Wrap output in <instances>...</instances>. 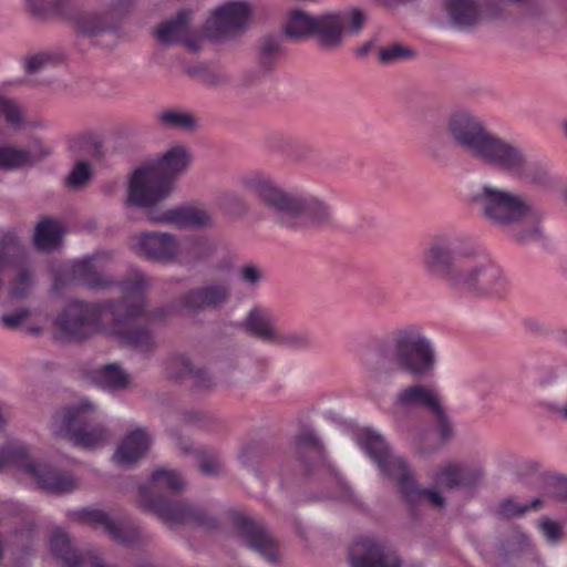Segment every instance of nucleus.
Instances as JSON below:
<instances>
[{"label": "nucleus", "instance_id": "1", "mask_svg": "<svg viewBox=\"0 0 567 567\" xmlns=\"http://www.w3.org/2000/svg\"><path fill=\"white\" fill-rule=\"evenodd\" d=\"M151 285L145 274L134 269L130 278L120 284L121 301H70L55 319L56 338L82 340L103 332L136 350H150L153 338L144 326L163 317L162 310L151 312L145 309V291Z\"/></svg>", "mask_w": 567, "mask_h": 567}, {"label": "nucleus", "instance_id": "2", "mask_svg": "<svg viewBox=\"0 0 567 567\" xmlns=\"http://www.w3.org/2000/svg\"><path fill=\"white\" fill-rule=\"evenodd\" d=\"M422 265L464 296L502 298L508 291V280L501 267L481 250L454 252L447 245L435 243L424 251Z\"/></svg>", "mask_w": 567, "mask_h": 567}, {"label": "nucleus", "instance_id": "3", "mask_svg": "<svg viewBox=\"0 0 567 567\" xmlns=\"http://www.w3.org/2000/svg\"><path fill=\"white\" fill-rule=\"evenodd\" d=\"M446 127L453 142L478 162L513 178L535 182V167L527 161L524 151L488 131L471 112H453Z\"/></svg>", "mask_w": 567, "mask_h": 567}, {"label": "nucleus", "instance_id": "4", "mask_svg": "<svg viewBox=\"0 0 567 567\" xmlns=\"http://www.w3.org/2000/svg\"><path fill=\"white\" fill-rule=\"evenodd\" d=\"M244 185L271 209L277 221L286 227H320L331 220L332 212L323 202L311 195L287 193L269 176L251 174L244 179Z\"/></svg>", "mask_w": 567, "mask_h": 567}, {"label": "nucleus", "instance_id": "5", "mask_svg": "<svg viewBox=\"0 0 567 567\" xmlns=\"http://www.w3.org/2000/svg\"><path fill=\"white\" fill-rule=\"evenodd\" d=\"M379 373L404 371L414 378L432 377L439 357L434 342L415 327L398 330L374 351Z\"/></svg>", "mask_w": 567, "mask_h": 567}, {"label": "nucleus", "instance_id": "6", "mask_svg": "<svg viewBox=\"0 0 567 567\" xmlns=\"http://www.w3.org/2000/svg\"><path fill=\"white\" fill-rule=\"evenodd\" d=\"M190 163L185 146L174 145L162 156L137 167L130 179L126 204L152 207L169 196L173 177L184 173Z\"/></svg>", "mask_w": 567, "mask_h": 567}, {"label": "nucleus", "instance_id": "7", "mask_svg": "<svg viewBox=\"0 0 567 567\" xmlns=\"http://www.w3.org/2000/svg\"><path fill=\"white\" fill-rule=\"evenodd\" d=\"M353 439L375 463L381 475L396 483L402 497L410 506L429 502L435 507H443V496L436 491L419 487L404 460L391 453L380 433L369 427H362L354 432Z\"/></svg>", "mask_w": 567, "mask_h": 567}, {"label": "nucleus", "instance_id": "8", "mask_svg": "<svg viewBox=\"0 0 567 567\" xmlns=\"http://www.w3.org/2000/svg\"><path fill=\"white\" fill-rule=\"evenodd\" d=\"M183 487V481L178 473L166 468L155 470L148 482L138 489L140 502L143 508L156 514L164 523L168 525L181 524L194 520L197 524L205 525L195 511L185 503H163L156 498L163 492H176Z\"/></svg>", "mask_w": 567, "mask_h": 567}, {"label": "nucleus", "instance_id": "9", "mask_svg": "<svg viewBox=\"0 0 567 567\" xmlns=\"http://www.w3.org/2000/svg\"><path fill=\"white\" fill-rule=\"evenodd\" d=\"M4 468H13L29 476L40 488L50 493H66L75 487L71 475L58 473L47 464L31 460L27 446L16 441H8L0 451V471Z\"/></svg>", "mask_w": 567, "mask_h": 567}, {"label": "nucleus", "instance_id": "10", "mask_svg": "<svg viewBox=\"0 0 567 567\" xmlns=\"http://www.w3.org/2000/svg\"><path fill=\"white\" fill-rule=\"evenodd\" d=\"M93 405L83 400L75 406L59 410L52 419V431L83 449H96L107 441L104 427L93 424Z\"/></svg>", "mask_w": 567, "mask_h": 567}, {"label": "nucleus", "instance_id": "11", "mask_svg": "<svg viewBox=\"0 0 567 567\" xmlns=\"http://www.w3.org/2000/svg\"><path fill=\"white\" fill-rule=\"evenodd\" d=\"M473 202L486 219L502 227L519 223L530 213V204L524 196L492 185H484Z\"/></svg>", "mask_w": 567, "mask_h": 567}, {"label": "nucleus", "instance_id": "12", "mask_svg": "<svg viewBox=\"0 0 567 567\" xmlns=\"http://www.w3.org/2000/svg\"><path fill=\"white\" fill-rule=\"evenodd\" d=\"M525 0H444L450 22L460 30H467L484 20L499 18L506 7Z\"/></svg>", "mask_w": 567, "mask_h": 567}, {"label": "nucleus", "instance_id": "13", "mask_svg": "<svg viewBox=\"0 0 567 567\" xmlns=\"http://www.w3.org/2000/svg\"><path fill=\"white\" fill-rule=\"evenodd\" d=\"M251 18L246 2L231 1L216 8L203 27V37L210 41H221L244 30Z\"/></svg>", "mask_w": 567, "mask_h": 567}, {"label": "nucleus", "instance_id": "14", "mask_svg": "<svg viewBox=\"0 0 567 567\" xmlns=\"http://www.w3.org/2000/svg\"><path fill=\"white\" fill-rule=\"evenodd\" d=\"M365 22L363 12L357 8L316 16L315 31L323 47H334L344 34H357Z\"/></svg>", "mask_w": 567, "mask_h": 567}, {"label": "nucleus", "instance_id": "15", "mask_svg": "<svg viewBox=\"0 0 567 567\" xmlns=\"http://www.w3.org/2000/svg\"><path fill=\"white\" fill-rule=\"evenodd\" d=\"M132 249L158 262L176 261L181 255L179 243L173 235L166 233H141L133 237Z\"/></svg>", "mask_w": 567, "mask_h": 567}, {"label": "nucleus", "instance_id": "16", "mask_svg": "<svg viewBox=\"0 0 567 567\" xmlns=\"http://www.w3.org/2000/svg\"><path fill=\"white\" fill-rule=\"evenodd\" d=\"M351 567H400L394 550L386 548L371 537H362L352 544L349 553Z\"/></svg>", "mask_w": 567, "mask_h": 567}, {"label": "nucleus", "instance_id": "17", "mask_svg": "<svg viewBox=\"0 0 567 567\" xmlns=\"http://www.w3.org/2000/svg\"><path fill=\"white\" fill-rule=\"evenodd\" d=\"M148 220L153 224L176 228L206 227L212 224L210 214L198 206L185 205L163 213H151Z\"/></svg>", "mask_w": 567, "mask_h": 567}, {"label": "nucleus", "instance_id": "18", "mask_svg": "<svg viewBox=\"0 0 567 567\" xmlns=\"http://www.w3.org/2000/svg\"><path fill=\"white\" fill-rule=\"evenodd\" d=\"M190 11L182 10L177 16L162 23L157 31L156 37L159 42L164 44H172L182 42L188 50L196 52L200 49V42L205 37L203 33L190 34L189 32Z\"/></svg>", "mask_w": 567, "mask_h": 567}, {"label": "nucleus", "instance_id": "19", "mask_svg": "<svg viewBox=\"0 0 567 567\" xmlns=\"http://www.w3.org/2000/svg\"><path fill=\"white\" fill-rule=\"evenodd\" d=\"M106 255L94 254L72 264L71 272L74 278L82 281L91 289H107L114 286V282L101 275L106 262Z\"/></svg>", "mask_w": 567, "mask_h": 567}, {"label": "nucleus", "instance_id": "20", "mask_svg": "<svg viewBox=\"0 0 567 567\" xmlns=\"http://www.w3.org/2000/svg\"><path fill=\"white\" fill-rule=\"evenodd\" d=\"M394 405L402 410L421 406L433 413L442 406V401L435 386L414 384L398 392Z\"/></svg>", "mask_w": 567, "mask_h": 567}, {"label": "nucleus", "instance_id": "21", "mask_svg": "<svg viewBox=\"0 0 567 567\" xmlns=\"http://www.w3.org/2000/svg\"><path fill=\"white\" fill-rule=\"evenodd\" d=\"M152 444V437L142 427L130 431L118 444L113 461L118 465H131L143 457Z\"/></svg>", "mask_w": 567, "mask_h": 567}, {"label": "nucleus", "instance_id": "22", "mask_svg": "<svg viewBox=\"0 0 567 567\" xmlns=\"http://www.w3.org/2000/svg\"><path fill=\"white\" fill-rule=\"evenodd\" d=\"M237 526L248 547L258 551L266 560L277 561L276 545L264 526L245 517L238 519Z\"/></svg>", "mask_w": 567, "mask_h": 567}, {"label": "nucleus", "instance_id": "23", "mask_svg": "<svg viewBox=\"0 0 567 567\" xmlns=\"http://www.w3.org/2000/svg\"><path fill=\"white\" fill-rule=\"evenodd\" d=\"M229 296L226 284H213L188 291L182 300V306L188 311H199L206 308L221 306Z\"/></svg>", "mask_w": 567, "mask_h": 567}, {"label": "nucleus", "instance_id": "24", "mask_svg": "<svg viewBox=\"0 0 567 567\" xmlns=\"http://www.w3.org/2000/svg\"><path fill=\"white\" fill-rule=\"evenodd\" d=\"M483 478V471L460 464H447L435 475L437 485L446 488H474Z\"/></svg>", "mask_w": 567, "mask_h": 567}, {"label": "nucleus", "instance_id": "25", "mask_svg": "<svg viewBox=\"0 0 567 567\" xmlns=\"http://www.w3.org/2000/svg\"><path fill=\"white\" fill-rule=\"evenodd\" d=\"M72 517L104 530L117 543L128 544L133 540L132 532L125 530L122 525L113 520L105 512L96 508H82L72 514Z\"/></svg>", "mask_w": 567, "mask_h": 567}, {"label": "nucleus", "instance_id": "26", "mask_svg": "<svg viewBox=\"0 0 567 567\" xmlns=\"http://www.w3.org/2000/svg\"><path fill=\"white\" fill-rule=\"evenodd\" d=\"M48 153V150L38 140L33 141L28 150L1 147L0 168L13 169L31 165L43 158Z\"/></svg>", "mask_w": 567, "mask_h": 567}, {"label": "nucleus", "instance_id": "27", "mask_svg": "<svg viewBox=\"0 0 567 567\" xmlns=\"http://www.w3.org/2000/svg\"><path fill=\"white\" fill-rule=\"evenodd\" d=\"M298 444L305 447H308L313 453H316L320 457V462L322 466H326L328 471L333 475L337 485L340 488V494L336 496L337 498H341L344 501H350L353 496V492L351 487L347 484V482L341 477V475L337 472L333 465L327 460L323 446L319 437L311 430L305 431L298 437Z\"/></svg>", "mask_w": 567, "mask_h": 567}, {"label": "nucleus", "instance_id": "28", "mask_svg": "<svg viewBox=\"0 0 567 567\" xmlns=\"http://www.w3.org/2000/svg\"><path fill=\"white\" fill-rule=\"evenodd\" d=\"M18 252L17 261L9 268L16 269V277L11 280L9 295L12 299H21L27 296L32 285V276L30 271L23 267L24 254L14 236L9 235V251Z\"/></svg>", "mask_w": 567, "mask_h": 567}, {"label": "nucleus", "instance_id": "29", "mask_svg": "<svg viewBox=\"0 0 567 567\" xmlns=\"http://www.w3.org/2000/svg\"><path fill=\"white\" fill-rule=\"evenodd\" d=\"M243 327L254 337L272 343L277 328L274 317L266 310L252 309L243 322Z\"/></svg>", "mask_w": 567, "mask_h": 567}, {"label": "nucleus", "instance_id": "30", "mask_svg": "<svg viewBox=\"0 0 567 567\" xmlns=\"http://www.w3.org/2000/svg\"><path fill=\"white\" fill-rule=\"evenodd\" d=\"M65 228L60 220L43 219L34 230V245L41 251H52L60 247Z\"/></svg>", "mask_w": 567, "mask_h": 567}, {"label": "nucleus", "instance_id": "31", "mask_svg": "<svg viewBox=\"0 0 567 567\" xmlns=\"http://www.w3.org/2000/svg\"><path fill=\"white\" fill-rule=\"evenodd\" d=\"M93 382L102 390L114 392L128 385L130 375L117 363H110L94 372Z\"/></svg>", "mask_w": 567, "mask_h": 567}, {"label": "nucleus", "instance_id": "32", "mask_svg": "<svg viewBox=\"0 0 567 567\" xmlns=\"http://www.w3.org/2000/svg\"><path fill=\"white\" fill-rule=\"evenodd\" d=\"M158 123L173 130L193 131L197 127L196 118L187 111L171 109L157 114Z\"/></svg>", "mask_w": 567, "mask_h": 567}, {"label": "nucleus", "instance_id": "33", "mask_svg": "<svg viewBox=\"0 0 567 567\" xmlns=\"http://www.w3.org/2000/svg\"><path fill=\"white\" fill-rule=\"evenodd\" d=\"M179 259L186 261H198L207 258L214 251V245L205 237L187 238L179 243Z\"/></svg>", "mask_w": 567, "mask_h": 567}, {"label": "nucleus", "instance_id": "34", "mask_svg": "<svg viewBox=\"0 0 567 567\" xmlns=\"http://www.w3.org/2000/svg\"><path fill=\"white\" fill-rule=\"evenodd\" d=\"M316 17L307 14L300 10L290 13L285 27V31L289 38L300 39L309 34H313Z\"/></svg>", "mask_w": 567, "mask_h": 567}, {"label": "nucleus", "instance_id": "35", "mask_svg": "<svg viewBox=\"0 0 567 567\" xmlns=\"http://www.w3.org/2000/svg\"><path fill=\"white\" fill-rule=\"evenodd\" d=\"M167 371L174 379H181L186 375H190L194 378L198 385H206L203 380L204 372L199 370H193L189 360L185 355H178L171 359L167 365Z\"/></svg>", "mask_w": 567, "mask_h": 567}, {"label": "nucleus", "instance_id": "36", "mask_svg": "<svg viewBox=\"0 0 567 567\" xmlns=\"http://www.w3.org/2000/svg\"><path fill=\"white\" fill-rule=\"evenodd\" d=\"M540 503V498H533L529 503L526 504H517L514 502V499L507 498L498 505L497 514L505 518L520 516L530 509L538 508Z\"/></svg>", "mask_w": 567, "mask_h": 567}, {"label": "nucleus", "instance_id": "37", "mask_svg": "<svg viewBox=\"0 0 567 567\" xmlns=\"http://www.w3.org/2000/svg\"><path fill=\"white\" fill-rule=\"evenodd\" d=\"M0 116L8 125L18 127L22 123L21 107L10 97L0 94Z\"/></svg>", "mask_w": 567, "mask_h": 567}, {"label": "nucleus", "instance_id": "38", "mask_svg": "<svg viewBox=\"0 0 567 567\" xmlns=\"http://www.w3.org/2000/svg\"><path fill=\"white\" fill-rule=\"evenodd\" d=\"M272 343L290 348H302L309 343V336L305 331H280L277 329Z\"/></svg>", "mask_w": 567, "mask_h": 567}, {"label": "nucleus", "instance_id": "39", "mask_svg": "<svg viewBox=\"0 0 567 567\" xmlns=\"http://www.w3.org/2000/svg\"><path fill=\"white\" fill-rule=\"evenodd\" d=\"M91 166L86 162L79 161L68 175L66 184L69 187L80 188L91 178Z\"/></svg>", "mask_w": 567, "mask_h": 567}, {"label": "nucleus", "instance_id": "40", "mask_svg": "<svg viewBox=\"0 0 567 567\" xmlns=\"http://www.w3.org/2000/svg\"><path fill=\"white\" fill-rule=\"evenodd\" d=\"M412 55V51L400 43H393L379 51V59L382 62H394L404 60Z\"/></svg>", "mask_w": 567, "mask_h": 567}, {"label": "nucleus", "instance_id": "41", "mask_svg": "<svg viewBox=\"0 0 567 567\" xmlns=\"http://www.w3.org/2000/svg\"><path fill=\"white\" fill-rule=\"evenodd\" d=\"M435 416V434L440 441L445 442L453 435V426L444 412L443 406L432 413Z\"/></svg>", "mask_w": 567, "mask_h": 567}, {"label": "nucleus", "instance_id": "42", "mask_svg": "<svg viewBox=\"0 0 567 567\" xmlns=\"http://www.w3.org/2000/svg\"><path fill=\"white\" fill-rule=\"evenodd\" d=\"M109 27L102 21L99 16H87L79 21V30L83 34L94 35L107 30Z\"/></svg>", "mask_w": 567, "mask_h": 567}, {"label": "nucleus", "instance_id": "43", "mask_svg": "<svg viewBox=\"0 0 567 567\" xmlns=\"http://www.w3.org/2000/svg\"><path fill=\"white\" fill-rule=\"evenodd\" d=\"M546 498H554L556 501L567 499V478L554 477L548 483V492Z\"/></svg>", "mask_w": 567, "mask_h": 567}, {"label": "nucleus", "instance_id": "44", "mask_svg": "<svg viewBox=\"0 0 567 567\" xmlns=\"http://www.w3.org/2000/svg\"><path fill=\"white\" fill-rule=\"evenodd\" d=\"M8 243L0 249V292L2 291L3 280L2 274L10 266H13L18 258L16 250L9 251V235L6 236Z\"/></svg>", "mask_w": 567, "mask_h": 567}, {"label": "nucleus", "instance_id": "45", "mask_svg": "<svg viewBox=\"0 0 567 567\" xmlns=\"http://www.w3.org/2000/svg\"><path fill=\"white\" fill-rule=\"evenodd\" d=\"M262 278V270L252 264L245 265L239 272L240 281L249 286L257 285Z\"/></svg>", "mask_w": 567, "mask_h": 567}, {"label": "nucleus", "instance_id": "46", "mask_svg": "<svg viewBox=\"0 0 567 567\" xmlns=\"http://www.w3.org/2000/svg\"><path fill=\"white\" fill-rule=\"evenodd\" d=\"M51 60L48 53H38L25 59L24 66L28 73H35L42 70Z\"/></svg>", "mask_w": 567, "mask_h": 567}, {"label": "nucleus", "instance_id": "47", "mask_svg": "<svg viewBox=\"0 0 567 567\" xmlns=\"http://www.w3.org/2000/svg\"><path fill=\"white\" fill-rule=\"evenodd\" d=\"M539 527L547 542L556 543L559 540L561 536V528L557 523L550 519H544L540 522Z\"/></svg>", "mask_w": 567, "mask_h": 567}, {"label": "nucleus", "instance_id": "48", "mask_svg": "<svg viewBox=\"0 0 567 567\" xmlns=\"http://www.w3.org/2000/svg\"><path fill=\"white\" fill-rule=\"evenodd\" d=\"M29 316V310L19 309L12 313L3 315L0 318L2 324L7 328L14 329L20 327Z\"/></svg>", "mask_w": 567, "mask_h": 567}, {"label": "nucleus", "instance_id": "49", "mask_svg": "<svg viewBox=\"0 0 567 567\" xmlns=\"http://www.w3.org/2000/svg\"><path fill=\"white\" fill-rule=\"evenodd\" d=\"M509 543L513 551L522 550L523 548H533L528 537L518 529L514 532Z\"/></svg>", "mask_w": 567, "mask_h": 567}, {"label": "nucleus", "instance_id": "50", "mask_svg": "<svg viewBox=\"0 0 567 567\" xmlns=\"http://www.w3.org/2000/svg\"><path fill=\"white\" fill-rule=\"evenodd\" d=\"M91 137L86 134L79 135L73 137L69 143V148L72 152H78L84 148V146L90 142Z\"/></svg>", "mask_w": 567, "mask_h": 567}, {"label": "nucleus", "instance_id": "51", "mask_svg": "<svg viewBox=\"0 0 567 567\" xmlns=\"http://www.w3.org/2000/svg\"><path fill=\"white\" fill-rule=\"evenodd\" d=\"M200 470L206 475L217 474L219 470V462L216 460L204 461L200 464Z\"/></svg>", "mask_w": 567, "mask_h": 567}, {"label": "nucleus", "instance_id": "52", "mask_svg": "<svg viewBox=\"0 0 567 567\" xmlns=\"http://www.w3.org/2000/svg\"><path fill=\"white\" fill-rule=\"evenodd\" d=\"M133 1L134 0H116V2L111 8L112 13L122 14L128 9Z\"/></svg>", "mask_w": 567, "mask_h": 567}, {"label": "nucleus", "instance_id": "53", "mask_svg": "<svg viewBox=\"0 0 567 567\" xmlns=\"http://www.w3.org/2000/svg\"><path fill=\"white\" fill-rule=\"evenodd\" d=\"M278 50V42L275 39H266L261 47L265 55H270Z\"/></svg>", "mask_w": 567, "mask_h": 567}, {"label": "nucleus", "instance_id": "54", "mask_svg": "<svg viewBox=\"0 0 567 567\" xmlns=\"http://www.w3.org/2000/svg\"><path fill=\"white\" fill-rule=\"evenodd\" d=\"M30 10L35 14L43 13L42 0H25Z\"/></svg>", "mask_w": 567, "mask_h": 567}, {"label": "nucleus", "instance_id": "55", "mask_svg": "<svg viewBox=\"0 0 567 567\" xmlns=\"http://www.w3.org/2000/svg\"><path fill=\"white\" fill-rule=\"evenodd\" d=\"M554 411L560 419L567 421V401L560 405H557Z\"/></svg>", "mask_w": 567, "mask_h": 567}, {"label": "nucleus", "instance_id": "56", "mask_svg": "<svg viewBox=\"0 0 567 567\" xmlns=\"http://www.w3.org/2000/svg\"><path fill=\"white\" fill-rule=\"evenodd\" d=\"M540 235V229L538 227H535L530 234L529 237H538Z\"/></svg>", "mask_w": 567, "mask_h": 567}, {"label": "nucleus", "instance_id": "57", "mask_svg": "<svg viewBox=\"0 0 567 567\" xmlns=\"http://www.w3.org/2000/svg\"><path fill=\"white\" fill-rule=\"evenodd\" d=\"M324 415L328 420H331L333 422L336 421L337 415L333 414L332 412H327Z\"/></svg>", "mask_w": 567, "mask_h": 567}, {"label": "nucleus", "instance_id": "58", "mask_svg": "<svg viewBox=\"0 0 567 567\" xmlns=\"http://www.w3.org/2000/svg\"><path fill=\"white\" fill-rule=\"evenodd\" d=\"M370 44H367L360 49V54L363 55L368 52Z\"/></svg>", "mask_w": 567, "mask_h": 567}, {"label": "nucleus", "instance_id": "59", "mask_svg": "<svg viewBox=\"0 0 567 567\" xmlns=\"http://www.w3.org/2000/svg\"><path fill=\"white\" fill-rule=\"evenodd\" d=\"M516 239L519 241V243H524L527 238L525 236H517Z\"/></svg>", "mask_w": 567, "mask_h": 567}, {"label": "nucleus", "instance_id": "60", "mask_svg": "<svg viewBox=\"0 0 567 567\" xmlns=\"http://www.w3.org/2000/svg\"><path fill=\"white\" fill-rule=\"evenodd\" d=\"M3 556V545H2V542L0 540V559L2 558Z\"/></svg>", "mask_w": 567, "mask_h": 567}, {"label": "nucleus", "instance_id": "61", "mask_svg": "<svg viewBox=\"0 0 567 567\" xmlns=\"http://www.w3.org/2000/svg\"><path fill=\"white\" fill-rule=\"evenodd\" d=\"M563 199H564V203L567 205V190L564 192Z\"/></svg>", "mask_w": 567, "mask_h": 567}, {"label": "nucleus", "instance_id": "62", "mask_svg": "<svg viewBox=\"0 0 567 567\" xmlns=\"http://www.w3.org/2000/svg\"><path fill=\"white\" fill-rule=\"evenodd\" d=\"M563 127H564V132H565V133H566V135H567V122H566V123H564Z\"/></svg>", "mask_w": 567, "mask_h": 567}]
</instances>
